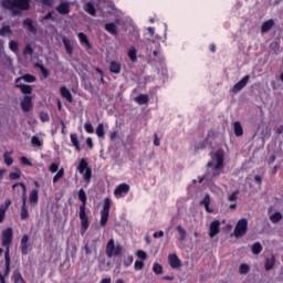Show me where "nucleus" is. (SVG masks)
Masks as SVG:
<instances>
[{"label":"nucleus","instance_id":"nucleus-1","mask_svg":"<svg viewBox=\"0 0 283 283\" xmlns=\"http://www.w3.org/2000/svg\"><path fill=\"white\" fill-rule=\"evenodd\" d=\"M78 200L82 202L80 205L78 218L81 220V234L85 233L90 229V216H87V193L82 189L78 190Z\"/></svg>","mask_w":283,"mask_h":283},{"label":"nucleus","instance_id":"nucleus-2","mask_svg":"<svg viewBox=\"0 0 283 283\" xmlns=\"http://www.w3.org/2000/svg\"><path fill=\"white\" fill-rule=\"evenodd\" d=\"M4 10H9L13 17H19L21 12L30 10V0H1Z\"/></svg>","mask_w":283,"mask_h":283},{"label":"nucleus","instance_id":"nucleus-3","mask_svg":"<svg viewBox=\"0 0 283 283\" xmlns=\"http://www.w3.org/2000/svg\"><path fill=\"white\" fill-rule=\"evenodd\" d=\"M211 158L212 159L207 163L206 167L212 168L217 171L213 176H220V170L224 169V151L219 149L211 155Z\"/></svg>","mask_w":283,"mask_h":283},{"label":"nucleus","instance_id":"nucleus-4","mask_svg":"<svg viewBox=\"0 0 283 283\" xmlns=\"http://www.w3.org/2000/svg\"><path fill=\"white\" fill-rule=\"evenodd\" d=\"M17 187H21L22 188V206H21V210H20V219L21 220H28V218H30V212H28V188L25 187V184L23 182H17L12 186V190L14 191L17 189Z\"/></svg>","mask_w":283,"mask_h":283},{"label":"nucleus","instance_id":"nucleus-5","mask_svg":"<svg viewBox=\"0 0 283 283\" xmlns=\"http://www.w3.org/2000/svg\"><path fill=\"white\" fill-rule=\"evenodd\" d=\"M118 255H123V245L115 244L114 239H109L106 244V256L107 258H118Z\"/></svg>","mask_w":283,"mask_h":283},{"label":"nucleus","instance_id":"nucleus-6","mask_svg":"<svg viewBox=\"0 0 283 283\" xmlns=\"http://www.w3.org/2000/svg\"><path fill=\"white\" fill-rule=\"evenodd\" d=\"M111 209H112V199L105 198L103 209L101 210V221H99L101 227H107Z\"/></svg>","mask_w":283,"mask_h":283},{"label":"nucleus","instance_id":"nucleus-7","mask_svg":"<svg viewBox=\"0 0 283 283\" xmlns=\"http://www.w3.org/2000/svg\"><path fill=\"white\" fill-rule=\"evenodd\" d=\"M249 231V220L247 218L240 219L233 230L234 238H242Z\"/></svg>","mask_w":283,"mask_h":283},{"label":"nucleus","instance_id":"nucleus-8","mask_svg":"<svg viewBox=\"0 0 283 283\" xmlns=\"http://www.w3.org/2000/svg\"><path fill=\"white\" fill-rule=\"evenodd\" d=\"M77 171L80 174H84V180L86 181L92 180V168H90L87 160H85V158H82L80 160V164L77 166Z\"/></svg>","mask_w":283,"mask_h":283},{"label":"nucleus","instance_id":"nucleus-9","mask_svg":"<svg viewBox=\"0 0 283 283\" xmlns=\"http://www.w3.org/2000/svg\"><path fill=\"white\" fill-rule=\"evenodd\" d=\"M14 238V232L12 228H7L2 231V247H7V249H10V245L12 244V239Z\"/></svg>","mask_w":283,"mask_h":283},{"label":"nucleus","instance_id":"nucleus-10","mask_svg":"<svg viewBox=\"0 0 283 283\" xmlns=\"http://www.w3.org/2000/svg\"><path fill=\"white\" fill-rule=\"evenodd\" d=\"M251 80V75H245L240 80L237 84L233 85L231 93L238 94V92H242L244 90L245 85H249V81Z\"/></svg>","mask_w":283,"mask_h":283},{"label":"nucleus","instance_id":"nucleus-11","mask_svg":"<svg viewBox=\"0 0 283 283\" xmlns=\"http://www.w3.org/2000/svg\"><path fill=\"white\" fill-rule=\"evenodd\" d=\"M11 271V259H10V248H6L4 251V271H3V276L8 277L10 275Z\"/></svg>","mask_w":283,"mask_h":283},{"label":"nucleus","instance_id":"nucleus-12","mask_svg":"<svg viewBox=\"0 0 283 283\" xmlns=\"http://www.w3.org/2000/svg\"><path fill=\"white\" fill-rule=\"evenodd\" d=\"M77 39L82 48H85L86 51L93 50L92 43L90 42V38H87V34L80 32L77 33Z\"/></svg>","mask_w":283,"mask_h":283},{"label":"nucleus","instance_id":"nucleus-13","mask_svg":"<svg viewBox=\"0 0 283 283\" xmlns=\"http://www.w3.org/2000/svg\"><path fill=\"white\" fill-rule=\"evenodd\" d=\"M30 240V237L28 234H24L20 241V249L22 255H28L30 253V243H28Z\"/></svg>","mask_w":283,"mask_h":283},{"label":"nucleus","instance_id":"nucleus-14","mask_svg":"<svg viewBox=\"0 0 283 283\" xmlns=\"http://www.w3.org/2000/svg\"><path fill=\"white\" fill-rule=\"evenodd\" d=\"M218 233H220V220H214L210 223L209 237L216 238Z\"/></svg>","mask_w":283,"mask_h":283},{"label":"nucleus","instance_id":"nucleus-15","mask_svg":"<svg viewBox=\"0 0 283 283\" xmlns=\"http://www.w3.org/2000/svg\"><path fill=\"white\" fill-rule=\"evenodd\" d=\"M56 12H59V14L65 15V14H70L71 9H70V2L65 1V2H60V4L55 8Z\"/></svg>","mask_w":283,"mask_h":283},{"label":"nucleus","instance_id":"nucleus-16","mask_svg":"<svg viewBox=\"0 0 283 283\" xmlns=\"http://www.w3.org/2000/svg\"><path fill=\"white\" fill-rule=\"evenodd\" d=\"M22 112H30L32 109V96L25 95L21 101Z\"/></svg>","mask_w":283,"mask_h":283},{"label":"nucleus","instance_id":"nucleus-17","mask_svg":"<svg viewBox=\"0 0 283 283\" xmlns=\"http://www.w3.org/2000/svg\"><path fill=\"white\" fill-rule=\"evenodd\" d=\"M168 262H169V266H171V269H179V266L182 265V262L180 261V259H178L177 254H169Z\"/></svg>","mask_w":283,"mask_h":283},{"label":"nucleus","instance_id":"nucleus-18","mask_svg":"<svg viewBox=\"0 0 283 283\" xmlns=\"http://www.w3.org/2000/svg\"><path fill=\"white\" fill-rule=\"evenodd\" d=\"M60 94L62 98L67 101V103H74V96H72V92L69 91L67 86H61Z\"/></svg>","mask_w":283,"mask_h":283},{"label":"nucleus","instance_id":"nucleus-19","mask_svg":"<svg viewBox=\"0 0 283 283\" xmlns=\"http://www.w3.org/2000/svg\"><path fill=\"white\" fill-rule=\"evenodd\" d=\"M123 193H129V185L127 184H120L115 190H114V196L116 198H120Z\"/></svg>","mask_w":283,"mask_h":283},{"label":"nucleus","instance_id":"nucleus-20","mask_svg":"<svg viewBox=\"0 0 283 283\" xmlns=\"http://www.w3.org/2000/svg\"><path fill=\"white\" fill-rule=\"evenodd\" d=\"M273 25H275V20L270 19L261 25V32L262 34H266V32H270L273 29Z\"/></svg>","mask_w":283,"mask_h":283},{"label":"nucleus","instance_id":"nucleus-21","mask_svg":"<svg viewBox=\"0 0 283 283\" xmlns=\"http://www.w3.org/2000/svg\"><path fill=\"white\" fill-rule=\"evenodd\" d=\"M62 43L66 50V53L72 55L74 54V45H72V41L67 39V36H62Z\"/></svg>","mask_w":283,"mask_h":283},{"label":"nucleus","instance_id":"nucleus-22","mask_svg":"<svg viewBox=\"0 0 283 283\" xmlns=\"http://www.w3.org/2000/svg\"><path fill=\"white\" fill-rule=\"evenodd\" d=\"M29 202L33 207H35V205H39V190L33 189V190L30 191V193H29Z\"/></svg>","mask_w":283,"mask_h":283},{"label":"nucleus","instance_id":"nucleus-23","mask_svg":"<svg viewBox=\"0 0 283 283\" xmlns=\"http://www.w3.org/2000/svg\"><path fill=\"white\" fill-rule=\"evenodd\" d=\"M104 28L106 32H108L113 36H116L118 34V27L113 22L106 23Z\"/></svg>","mask_w":283,"mask_h":283},{"label":"nucleus","instance_id":"nucleus-24","mask_svg":"<svg viewBox=\"0 0 283 283\" xmlns=\"http://www.w3.org/2000/svg\"><path fill=\"white\" fill-rule=\"evenodd\" d=\"M120 70H122L120 62L111 61V63H109V72L112 74H120Z\"/></svg>","mask_w":283,"mask_h":283},{"label":"nucleus","instance_id":"nucleus-25","mask_svg":"<svg viewBox=\"0 0 283 283\" xmlns=\"http://www.w3.org/2000/svg\"><path fill=\"white\" fill-rule=\"evenodd\" d=\"M21 81H24L25 83H34L36 77L32 74H24L23 76L15 78V83H21Z\"/></svg>","mask_w":283,"mask_h":283},{"label":"nucleus","instance_id":"nucleus-26","mask_svg":"<svg viewBox=\"0 0 283 283\" xmlns=\"http://www.w3.org/2000/svg\"><path fill=\"white\" fill-rule=\"evenodd\" d=\"M11 280L13 283H28L25 282V279H23V275L21 274V272L19 270H15L11 276Z\"/></svg>","mask_w":283,"mask_h":283},{"label":"nucleus","instance_id":"nucleus-27","mask_svg":"<svg viewBox=\"0 0 283 283\" xmlns=\"http://www.w3.org/2000/svg\"><path fill=\"white\" fill-rule=\"evenodd\" d=\"M84 11H86L87 14H90L91 17H96V7H94V3L92 2H87L86 4H84Z\"/></svg>","mask_w":283,"mask_h":283},{"label":"nucleus","instance_id":"nucleus-28","mask_svg":"<svg viewBox=\"0 0 283 283\" xmlns=\"http://www.w3.org/2000/svg\"><path fill=\"white\" fill-rule=\"evenodd\" d=\"M85 255H92V251L96 253V240L92 241V244L86 243L84 245Z\"/></svg>","mask_w":283,"mask_h":283},{"label":"nucleus","instance_id":"nucleus-29","mask_svg":"<svg viewBox=\"0 0 283 283\" xmlns=\"http://www.w3.org/2000/svg\"><path fill=\"white\" fill-rule=\"evenodd\" d=\"M233 129H234V135L237 137L244 135V128H242V124L240 122H234Z\"/></svg>","mask_w":283,"mask_h":283},{"label":"nucleus","instance_id":"nucleus-30","mask_svg":"<svg viewBox=\"0 0 283 283\" xmlns=\"http://www.w3.org/2000/svg\"><path fill=\"white\" fill-rule=\"evenodd\" d=\"M136 103L138 105H147L149 103V95L147 94H140L137 97H135Z\"/></svg>","mask_w":283,"mask_h":283},{"label":"nucleus","instance_id":"nucleus-31","mask_svg":"<svg viewBox=\"0 0 283 283\" xmlns=\"http://www.w3.org/2000/svg\"><path fill=\"white\" fill-rule=\"evenodd\" d=\"M15 87H18V90H20L23 94H32V86L28 84L15 83Z\"/></svg>","mask_w":283,"mask_h":283},{"label":"nucleus","instance_id":"nucleus-32","mask_svg":"<svg viewBox=\"0 0 283 283\" xmlns=\"http://www.w3.org/2000/svg\"><path fill=\"white\" fill-rule=\"evenodd\" d=\"M23 25H24V28H27V30H28L29 32H32V33H35V32H36V27H34V23L32 22L31 19H25V20L23 21Z\"/></svg>","mask_w":283,"mask_h":283},{"label":"nucleus","instance_id":"nucleus-33","mask_svg":"<svg viewBox=\"0 0 283 283\" xmlns=\"http://www.w3.org/2000/svg\"><path fill=\"white\" fill-rule=\"evenodd\" d=\"M273 266H275V256L265 259V264H264L265 271L273 270Z\"/></svg>","mask_w":283,"mask_h":283},{"label":"nucleus","instance_id":"nucleus-34","mask_svg":"<svg viewBox=\"0 0 283 283\" xmlns=\"http://www.w3.org/2000/svg\"><path fill=\"white\" fill-rule=\"evenodd\" d=\"M136 48H130L128 51V59L132 61V63H136L138 61V55H137Z\"/></svg>","mask_w":283,"mask_h":283},{"label":"nucleus","instance_id":"nucleus-35","mask_svg":"<svg viewBox=\"0 0 283 283\" xmlns=\"http://www.w3.org/2000/svg\"><path fill=\"white\" fill-rule=\"evenodd\" d=\"M71 143L73 147H75L76 151H81V145L78 144V136L76 134H71L70 135Z\"/></svg>","mask_w":283,"mask_h":283},{"label":"nucleus","instance_id":"nucleus-36","mask_svg":"<svg viewBox=\"0 0 283 283\" xmlns=\"http://www.w3.org/2000/svg\"><path fill=\"white\" fill-rule=\"evenodd\" d=\"M34 66L38 67V70H40V72L44 78H48V76H50V71H48V69H45V66L43 64L35 63Z\"/></svg>","mask_w":283,"mask_h":283},{"label":"nucleus","instance_id":"nucleus-37","mask_svg":"<svg viewBox=\"0 0 283 283\" xmlns=\"http://www.w3.org/2000/svg\"><path fill=\"white\" fill-rule=\"evenodd\" d=\"M176 230L179 233V240L182 242L184 240H187V230L182 228V226H177Z\"/></svg>","mask_w":283,"mask_h":283},{"label":"nucleus","instance_id":"nucleus-38","mask_svg":"<svg viewBox=\"0 0 283 283\" xmlns=\"http://www.w3.org/2000/svg\"><path fill=\"white\" fill-rule=\"evenodd\" d=\"M95 133L98 138H105V126L103 124H98Z\"/></svg>","mask_w":283,"mask_h":283},{"label":"nucleus","instance_id":"nucleus-39","mask_svg":"<svg viewBox=\"0 0 283 283\" xmlns=\"http://www.w3.org/2000/svg\"><path fill=\"white\" fill-rule=\"evenodd\" d=\"M252 253H253L254 255H260V253H262V243L255 242V243L252 245Z\"/></svg>","mask_w":283,"mask_h":283},{"label":"nucleus","instance_id":"nucleus-40","mask_svg":"<svg viewBox=\"0 0 283 283\" xmlns=\"http://www.w3.org/2000/svg\"><path fill=\"white\" fill-rule=\"evenodd\" d=\"M283 216L281 214V212H274L271 217L270 220L271 222H273V224H277V222H280L282 220Z\"/></svg>","mask_w":283,"mask_h":283},{"label":"nucleus","instance_id":"nucleus-41","mask_svg":"<svg viewBox=\"0 0 283 283\" xmlns=\"http://www.w3.org/2000/svg\"><path fill=\"white\" fill-rule=\"evenodd\" d=\"M63 176H65V169L61 168L57 174L53 177V184L56 185V182H59V180H61V178H63Z\"/></svg>","mask_w":283,"mask_h":283},{"label":"nucleus","instance_id":"nucleus-42","mask_svg":"<svg viewBox=\"0 0 283 283\" xmlns=\"http://www.w3.org/2000/svg\"><path fill=\"white\" fill-rule=\"evenodd\" d=\"M251 270V268H249V264L247 263H242L240 266H239V273L241 275H247V273H249V271Z\"/></svg>","mask_w":283,"mask_h":283},{"label":"nucleus","instance_id":"nucleus-43","mask_svg":"<svg viewBox=\"0 0 283 283\" xmlns=\"http://www.w3.org/2000/svg\"><path fill=\"white\" fill-rule=\"evenodd\" d=\"M3 158L8 167H10L14 163V159L10 156V153H4Z\"/></svg>","mask_w":283,"mask_h":283},{"label":"nucleus","instance_id":"nucleus-44","mask_svg":"<svg viewBox=\"0 0 283 283\" xmlns=\"http://www.w3.org/2000/svg\"><path fill=\"white\" fill-rule=\"evenodd\" d=\"M9 50H11V52H19V43L14 40H11L9 42Z\"/></svg>","mask_w":283,"mask_h":283},{"label":"nucleus","instance_id":"nucleus-45","mask_svg":"<svg viewBox=\"0 0 283 283\" xmlns=\"http://www.w3.org/2000/svg\"><path fill=\"white\" fill-rule=\"evenodd\" d=\"M153 271L156 275H161L163 265H160V263H155L154 266H153Z\"/></svg>","mask_w":283,"mask_h":283},{"label":"nucleus","instance_id":"nucleus-46","mask_svg":"<svg viewBox=\"0 0 283 283\" xmlns=\"http://www.w3.org/2000/svg\"><path fill=\"white\" fill-rule=\"evenodd\" d=\"M31 145H34L35 147H43V143L41 142V139H39L38 136H33L31 138Z\"/></svg>","mask_w":283,"mask_h":283},{"label":"nucleus","instance_id":"nucleus-47","mask_svg":"<svg viewBox=\"0 0 283 283\" xmlns=\"http://www.w3.org/2000/svg\"><path fill=\"white\" fill-rule=\"evenodd\" d=\"M6 34H12V30L9 25L2 27L0 29V36H6Z\"/></svg>","mask_w":283,"mask_h":283},{"label":"nucleus","instance_id":"nucleus-48","mask_svg":"<svg viewBox=\"0 0 283 283\" xmlns=\"http://www.w3.org/2000/svg\"><path fill=\"white\" fill-rule=\"evenodd\" d=\"M9 178L10 180H19L21 178V170L18 169L15 172H10Z\"/></svg>","mask_w":283,"mask_h":283},{"label":"nucleus","instance_id":"nucleus-49","mask_svg":"<svg viewBox=\"0 0 283 283\" xmlns=\"http://www.w3.org/2000/svg\"><path fill=\"white\" fill-rule=\"evenodd\" d=\"M136 255L139 260H147V252H145L144 250H137Z\"/></svg>","mask_w":283,"mask_h":283},{"label":"nucleus","instance_id":"nucleus-50","mask_svg":"<svg viewBox=\"0 0 283 283\" xmlns=\"http://www.w3.org/2000/svg\"><path fill=\"white\" fill-rule=\"evenodd\" d=\"M132 264H134V256L133 255H128L126 258V260L124 261V266L126 269H128V266H132Z\"/></svg>","mask_w":283,"mask_h":283},{"label":"nucleus","instance_id":"nucleus-51","mask_svg":"<svg viewBox=\"0 0 283 283\" xmlns=\"http://www.w3.org/2000/svg\"><path fill=\"white\" fill-rule=\"evenodd\" d=\"M134 269H135V271H143V269H145V262H143V261H135Z\"/></svg>","mask_w":283,"mask_h":283},{"label":"nucleus","instance_id":"nucleus-52","mask_svg":"<svg viewBox=\"0 0 283 283\" xmlns=\"http://www.w3.org/2000/svg\"><path fill=\"white\" fill-rule=\"evenodd\" d=\"M84 129H85L86 134H94V126L91 123H85Z\"/></svg>","mask_w":283,"mask_h":283},{"label":"nucleus","instance_id":"nucleus-53","mask_svg":"<svg viewBox=\"0 0 283 283\" xmlns=\"http://www.w3.org/2000/svg\"><path fill=\"white\" fill-rule=\"evenodd\" d=\"M240 195V191L235 190L234 192H232L229 197L228 200L229 202H235V200H238V196Z\"/></svg>","mask_w":283,"mask_h":283},{"label":"nucleus","instance_id":"nucleus-54","mask_svg":"<svg viewBox=\"0 0 283 283\" xmlns=\"http://www.w3.org/2000/svg\"><path fill=\"white\" fill-rule=\"evenodd\" d=\"M23 54H29L30 56H32V54H34V49H32L30 44H27Z\"/></svg>","mask_w":283,"mask_h":283},{"label":"nucleus","instance_id":"nucleus-55","mask_svg":"<svg viewBox=\"0 0 283 283\" xmlns=\"http://www.w3.org/2000/svg\"><path fill=\"white\" fill-rule=\"evenodd\" d=\"M49 171H51V174H56V171H59V164L52 163L49 167Z\"/></svg>","mask_w":283,"mask_h":283},{"label":"nucleus","instance_id":"nucleus-56","mask_svg":"<svg viewBox=\"0 0 283 283\" xmlns=\"http://www.w3.org/2000/svg\"><path fill=\"white\" fill-rule=\"evenodd\" d=\"M20 161H21L22 165H27L28 167H32V161H30V159H28V157H25V156H22L20 158Z\"/></svg>","mask_w":283,"mask_h":283},{"label":"nucleus","instance_id":"nucleus-57","mask_svg":"<svg viewBox=\"0 0 283 283\" xmlns=\"http://www.w3.org/2000/svg\"><path fill=\"white\" fill-rule=\"evenodd\" d=\"M211 202V197L209 195H206V197L203 198V200L200 202V205H203V207L209 206Z\"/></svg>","mask_w":283,"mask_h":283},{"label":"nucleus","instance_id":"nucleus-58","mask_svg":"<svg viewBox=\"0 0 283 283\" xmlns=\"http://www.w3.org/2000/svg\"><path fill=\"white\" fill-rule=\"evenodd\" d=\"M40 118H41L42 123H49L50 115L48 113H41Z\"/></svg>","mask_w":283,"mask_h":283},{"label":"nucleus","instance_id":"nucleus-59","mask_svg":"<svg viewBox=\"0 0 283 283\" xmlns=\"http://www.w3.org/2000/svg\"><path fill=\"white\" fill-rule=\"evenodd\" d=\"M40 3H42V6H48L49 8H52V6H54V0H40Z\"/></svg>","mask_w":283,"mask_h":283},{"label":"nucleus","instance_id":"nucleus-60","mask_svg":"<svg viewBox=\"0 0 283 283\" xmlns=\"http://www.w3.org/2000/svg\"><path fill=\"white\" fill-rule=\"evenodd\" d=\"M8 210L1 208V206H0V224L3 222V220H6V212Z\"/></svg>","mask_w":283,"mask_h":283},{"label":"nucleus","instance_id":"nucleus-61","mask_svg":"<svg viewBox=\"0 0 283 283\" xmlns=\"http://www.w3.org/2000/svg\"><path fill=\"white\" fill-rule=\"evenodd\" d=\"M11 205H12V200L7 199L6 202L3 205H1L0 207L3 208L6 211H8V209H10Z\"/></svg>","mask_w":283,"mask_h":283},{"label":"nucleus","instance_id":"nucleus-62","mask_svg":"<svg viewBox=\"0 0 283 283\" xmlns=\"http://www.w3.org/2000/svg\"><path fill=\"white\" fill-rule=\"evenodd\" d=\"M154 145L155 147H160V138H158V133L154 134Z\"/></svg>","mask_w":283,"mask_h":283},{"label":"nucleus","instance_id":"nucleus-63","mask_svg":"<svg viewBox=\"0 0 283 283\" xmlns=\"http://www.w3.org/2000/svg\"><path fill=\"white\" fill-rule=\"evenodd\" d=\"M86 145L88 149H94V142L92 140V137L86 138Z\"/></svg>","mask_w":283,"mask_h":283},{"label":"nucleus","instance_id":"nucleus-64","mask_svg":"<svg viewBox=\"0 0 283 283\" xmlns=\"http://www.w3.org/2000/svg\"><path fill=\"white\" fill-rule=\"evenodd\" d=\"M165 232L163 230L154 232L153 238H164Z\"/></svg>","mask_w":283,"mask_h":283}]
</instances>
